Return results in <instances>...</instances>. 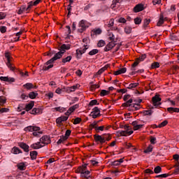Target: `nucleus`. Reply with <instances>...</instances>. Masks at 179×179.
Wrapping results in <instances>:
<instances>
[{
	"label": "nucleus",
	"mask_w": 179,
	"mask_h": 179,
	"mask_svg": "<svg viewBox=\"0 0 179 179\" xmlns=\"http://www.w3.org/2000/svg\"><path fill=\"white\" fill-rule=\"evenodd\" d=\"M71 50L70 44H62L60 47H59V52L56 53L60 58H62L63 55L68 51Z\"/></svg>",
	"instance_id": "obj_3"
},
{
	"label": "nucleus",
	"mask_w": 179,
	"mask_h": 179,
	"mask_svg": "<svg viewBox=\"0 0 179 179\" xmlns=\"http://www.w3.org/2000/svg\"><path fill=\"white\" fill-rule=\"evenodd\" d=\"M108 40L110 41H115V36L111 32H108Z\"/></svg>",
	"instance_id": "obj_29"
},
{
	"label": "nucleus",
	"mask_w": 179,
	"mask_h": 179,
	"mask_svg": "<svg viewBox=\"0 0 179 179\" xmlns=\"http://www.w3.org/2000/svg\"><path fill=\"white\" fill-rule=\"evenodd\" d=\"M145 174L149 175V174H154L155 172L152 171L151 169H147L144 171Z\"/></svg>",
	"instance_id": "obj_59"
},
{
	"label": "nucleus",
	"mask_w": 179,
	"mask_h": 179,
	"mask_svg": "<svg viewBox=\"0 0 179 179\" xmlns=\"http://www.w3.org/2000/svg\"><path fill=\"white\" fill-rule=\"evenodd\" d=\"M38 96V93L32 92L29 94L28 97H29V99H31L33 100L36 99V97H37Z\"/></svg>",
	"instance_id": "obj_27"
},
{
	"label": "nucleus",
	"mask_w": 179,
	"mask_h": 179,
	"mask_svg": "<svg viewBox=\"0 0 179 179\" xmlns=\"http://www.w3.org/2000/svg\"><path fill=\"white\" fill-rule=\"evenodd\" d=\"M3 104H6V97L0 96V106H3Z\"/></svg>",
	"instance_id": "obj_33"
},
{
	"label": "nucleus",
	"mask_w": 179,
	"mask_h": 179,
	"mask_svg": "<svg viewBox=\"0 0 179 179\" xmlns=\"http://www.w3.org/2000/svg\"><path fill=\"white\" fill-rule=\"evenodd\" d=\"M18 146H20V148H21V149H23V150L24 152H26L27 153H29V152L30 151V147L29 146V145L26 144L25 143H18Z\"/></svg>",
	"instance_id": "obj_11"
},
{
	"label": "nucleus",
	"mask_w": 179,
	"mask_h": 179,
	"mask_svg": "<svg viewBox=\"0 0 179 179\" xmlns=\"http://www.w3.org/2000/svg\"><path fill=\"white\" fill-rule=\"evenodd\" d=\"M41 143H43V145H48V143H51V140L48 137V136H43L40 138Z\"/></svg>",
	"instance_id": "obj_10"
},
{
	"label": "nucleus",
	"mask_w": 179,
	"mask_h": 179,
	"mask_svg": "<svg viewBox=\"0 0 179 179\" xmlns=\"http://www.w3.org/2000/svg\"><path fill=\"white\" fill-rule=\"evenodd\" d=\"M89 55H96V54H99V50L97 49H93L88 53Z\"/></svg>",
	"instance_id": "obj_47"
},
{
	"label": "nucleus",
	"mask_w": 179,
	"mask_h": 179,
	"mask_svg": "<svg viewBox=\"0 0 179 179\" xmlns=\"http://www.w3.org/2000/svg\"><path fill=\"white\" fill-rule=\"evenodd\" d=\"M107 68H108V65H106V66L102 67L101 69H99V70L98 71L97 74H98V75H101V73H103V72H104V71L107 69Z\"/></svg>",
	"instance_id": "obj_43"
},
{
	"label": "nucleus",
	"mask_w": 179,
	"mask_h": 179,
	"mask_svg": "<svg viewBox=\"0 0 179 179\" xmlns=\"http://www.w3.org/2000/svg\"><path fill=\"white\" fill-rule=\"evenodd\" d=\"M168 176H169V174L164 173V174L156 176L155 178H167Z\"/></svg>",
	"instance_id": "obj_53"
},
{
	"label": "nucleus",
	"mask_w": 179,
	"mask_h": 179,
	"mask_svg": "<svg viewBox=\"0 0 179 179\" xmlns=\"http://www.w3.org/2000/svg\"><path fill=\"white\" fill-rule=\"evenodd\" d=\"M86 169H85L82 166H79V173L80 174V177L83 176V174L85 172Z\"/></svg>",
	"instance_id": "obj_60"
},
{
	"label": "nucleus",
	"mask_w": 179,
	"mask_h": 179,
	"mask_svg": "<svg viewBox=\"0 0 179 179\" xmlns=\"http://www.w3.org/2000/svg\"><path fill=\"white\" fill-rule=\"evenodd\" d=\"M141 62L139 61V59L137 58L136 59V61L131 64V66H138V65H139V63Z\"/></svg>",
	"instance_id": "obj_63"
},
{
	"label": "nucleus",
	"mask_w": 179,
	"mask_h": 179,
	"mask_svg": "<svg viewBox=\"0 0 179 179\" xmlns=\"http://www.w3.org/2000/svg\"><path fill=\"white\" fill-rule=\"evenodd\" d=\"M150 23V20L145 19L143 22V27H148V25Z\"/></svg>",
	"instance_id": "obj_61"
},
{
	"label": "nucleus",
	"mask_w": 179,
	"mask_h": 179,
	"mask_svg": "<svg viewBox=\"0 0 179 179\" xmlns=\"http://www.w3.org/2000/svg\"><path fill=\"white\" fill-rule=\"evenodd\" d=\"M95 131L97 133L100 132V131H104V126H101V127L98 126L95 127Z\"/></svg>",
	"instance_id": "obj_55"
},
{
	"label": "nucleus",
	"mask_w": 179,
	"mask_h": 179,
	"mask_svg": "<svg viewBox=\"0 0 179 179\" xmlns=\"http://www.w3.org/2000/svg\"><path fill=\"white\" fill-rule=\"evenodd\" d=\"M17 167L19 170H21V171H23L24 170V168L26 167V166L24 165V162H21V163H19L17 165Z\"/></svg>",
	"instance_id": "obj_34"
},
{
	"label": "nucleus",
	"mask_w": 179,
	"mask_h": 179,
	"mask_svg": "<svg viewBox=\"0 0 179 179\" xmlns=\"http://www.w3.org/2000/svg\"><path fill=\"white\" fill-rule=\"evenodd\" d=\"M124 32L126 34H131L132 33V28L131 27H126L124 28Z\"/></svg>",
	"instance_id": "obj_44"
},
{
	"label": "nucleus",
	"mask_w": 179,
	"mask_h": 179,
	"mask_svg": "<svg viewBox=\"0 0 179 179\" xmlns=\"http://www.w3.org/2000/svg\"><path fill=\"white\" fill-rule=\"evenodd\" d=\"M102 137L103 138L105 143H106V141H108L111 139V136H110V134H102Z\"/></svg>",
	"instance_id": "obj_31"
},
{
	"label": "nucleus",
	"mask_w": 179,
	"mask_h": 179,
	"mask_svg": "<svg viewBox=\"0 0 179 179\" xmlns=\"http://www.w3.org/2000/svg\"><path fill=\"white\" fill-rule=\"evenodd\" d=\"M37 155H38V152H37V151L30 152V157L31 160H36L37 159Z\"/></svg>",
	"instance_id": "obj_23"
},
{
	"label": "nucleus",
	"mask_w": 179,
	"mask_h": 179,
	"mask_svg": "<svg viewBox=\"0 0 179 179\" xmlns=\"http://www.w3.org/2000/svg\"><path fill=\"white\" fill-rule=\"evenodd\" d=\"M162 98L159 95H155L152 97V104L154 107H159V106H162Z\"/></svg>",
	"instance_id": "obj_6"
},
{
	"label": "nucleus",
	"mask_w": 179,
	"mask_h": 179,
	"mask_svg": "<svg viewBox=\"0 0 179 179\" xmlns=\"http://www.w3.org/2000/svg\"><path fill=\"white\" fill-rule=\"evenodd\" d=\"M138 59V61L140 62H142L143 61H145V59H146V55L144 54V55H142L141 56H140L138 58H137Z\"/></svg>",
	"instance_id": "obj_56"
},
{
	"label": "nucleus",
	"mask_w": 179,
	"mask_h": 179,
	"mask_svg": "<svg viewBox=\"0 0 179 179\" xmlns=\"http://www.w3.org/2000/svg\"><path fill=\"white\" fill-rule=\"evenodd\" d=\"M160 67V63L155 62L151 64V69H156Z\"/></svg>",
	"instance_id": "obj_30"
},
{
	"label": "nucleus",
	"mask_w": 179,
	"mask_h": 179,
	"mask_svg": "<svg viewBox=\"0 0 179 179\" xmlns=\"http://www.w3.org/2000/svg\"><path fill=\"white\" fill-rule=\"evenodd\" d=\"M55 110L56 111H59V113H64V111H66V108L62 106L56 107L55 108Z\"/></svg>",
	"instance_id": "obj_38"
},
{
	"label": "nucleus",
	"mask_w": 179,
	"mask_h": 179,
	"mask_svg": "<svg viewBox=\"0 0 179 179\" xmlns=\"http://www.w3.org/2000/svg\"><path fill=\"white\" fill-rule=\"evenodd\" d=\"M57 59H61V57L56 53L52 58L49 59L46 63L45 65L42 67V71H48V69H51V68L54 67V62L57 61Z\"/></svg>",
	"instance_id": "obj_1"
},
{
	"label": "nucleus",
	"mask_w": 179,
	"mask_h": 179,
	"mask_svg": "<svg viewBox=\"0 0 179 179\" xmlns=\"http://www.w3.org/2000/svg\"><path fill=\"white\" fill-rule=\"evenodd\" d=\"M97 124H99V122L94 121L93 123L90 124V128H91V129H96V128L98 127Z\"/></svg>",
	"instance_id": "obj_39"
},
{
	"label": "nucleus",
	"mask_w": 179,
	"mask_h": 179,
	"mask_svg": "<svg viewBox=\"0 0 179 179\" xmlns=\"http://www.w3.org/2000/svg\"><path fill=\"white\" fill-rule=\"evenodd\" d=\"M94 138L95 142L100 143L101 145H103V143H106L104 141V138L103 137L102 135L94 134Z\"/></svg>",
	"instance_id": "obj_9"
},
{
	"label": "nucleus",
	"mask_w": 179,
	"mask_h": 179,
	"mask_svg": "<svg viewBox=\"0 0 179 179\" xmlns=\"http://www.w3.org/2000/svg\"><path fill=\"white\" fill-rule=\"evenodd\" d=\"M30 114L36 115L37 114H43V109L41 108H34L30 112Z\"/></svg>",
	"instance_id": "obj_12"
},
{
	"label": "nucleus",
	"mask_w": 179,
	"mask_h": 179,
	"mask_svg": "<svg viewBox=\"0 0 179 179\" xmlns=\"http://www.w3.org/2000/svg\"><path fill=\"white\" fill-rule=\"evenodd\" d=\"M117 41H111L110 42H109L106 46L104 48V51L106 52H108V51H110V50H113V48L117 45Z\"/></svg>",
	"instance_id": "obj_8"
},
{
	"label": "nucleus",
	"mask_w": 179,
	"mask_h": 179,
	"mask_svg": "<svg viewBox=\"0 0 179 179\" xmlns=\"http://www.w3.org/2000/svg\"><path fill=\"white\" fill-rule=\"evenodd\" d=\"M99 104H100L99 103H97V99H94L90 101L89 106H90L91 107L93 106H99Z\"/></svg>",
	"instance_id": "obj_41"
},
{
	"label": "nucleus",
	"mask_w": 179,
	"mask_h": 179,
	"mask_svg": "<svg viewBox=\"0 0 179 179\" xmlns=\"http://www.w3.org/2000/svg\"><path fill=\"white\" fill-rule=\"evenodd\" d=\"M81 178L90 179L92 176H90V171L86 169V171L83 173V176H80Z\"/></svg>",
	"instance_id": "obj_17"
},
{
	"label": "nucleus",
	"mask_w": 179,
	"mask_h": 179,
	"mask_svg": "<svg viewBox=\"0 0 179 179\" xmlns=\"http://www.w3.org/2000/svg\"><path fill=\"white\" fill-rule=\"evenodd\" d=\"M105 26H107V27H108V29L110 30H117V28L113 27V26H114V19H110L108 24H106Z\"/></svg>",
	"instance_id": "obj_15"
},
{
	"label": "nucleus",
	"mask_w": 179,
	"mask_h": 179,
	"mask_svg": "<svg viewBox=\"0 0 179 179\" xmlns=\"http://www.w3.org/2000/svg\"><path fill=\"white\" fill-rule=\"evenodd\" d=\"M79 84H77L76 85H73L71 87H69V91L70 92H75V90H76V89H78V87H79Z\"/></svg>",
	"instance_id": "obj_49"
},
{
	"label": "nucleus",
	"mask_w": 179,
	"mask_h": 179,
	"mask_svg": "<svg viewBox=\"0 0 179 179\" xmlns=\"http://www.w3.org/2000/svg\"><path fill=\"white\" fill-rule=\"evenodd\" d=\"M137 86H139V83H131L129 85L128 87H127V89H135V87H137Z\"/></svg>",
	"instance_id": "obj_26"
},
{
	"label": "nucleus",
	"mask_w": 179,
	"mask_h": 179,
	"mask_svg": "<svg viewBox=\"0 0 179 179\" xmlns=\"http://www.w3.org/2000/svg\"><path fill=\"white\" fill-rule=\"evenodd\" d=\"M33 107H34V101H31L29 103H28L25 106L26 111H30V110H31V108H33Z\"/></svg>",
	"instance_id": "obj_19"
},
{
	"label": "nucleus",
	"mask_w": 179,
	"mask_h": 179,
	"mask_svg": "<svg viewBox=\"0 0 179 179\" xmlns=\"http://www.w3.org/2000/svg\"><path fill=\"white\" fill-rule=\"evenodd\" d=\"M91 117H92V118H97V117H100L101 115L100 114V113H95L94 112H91L90 113Z\"/></svg>",
	"instance_id": "obj_52"
},
{
	"label": "nucleus",
	"mask_w": 179,
	"mask_h": 179,
	"mask_svg": "<svg viewBox=\"0 0 179 179\" xmlns=\"http://www.w3.org/2000/svg\"><path fill=\"white\" fill-rule=\"evenodd\" d=\"M78 26L79 29H78V31H79V33H83L85 30H86L87 27H89V23H87V21L82 20L79 22Z\"/></svg>",
	"instance_id": "obj_5"
},
{
	"label": "nucleus",
	"mask_w": 179,
	"mask_h": 179,
	"mask_svg": "<svg viewBox=\"0 0 179 179\" xmlns=\"http://www.w3.org/2000/svg\"><path fill=\"white\" fill-rule=\"evenodd\" d=\"M76 52L77 59H80L82 58V55H83V53L81 52L80 49H77L76 50Z\"/></svg>",
	"instance_id": "obj_28"
},
{
	"label": "nucleus",
	"mask_w": 179,
	"mask_h": 179,
	"mask_svg": "<svg viewBox=\"0 0 179 179\" xmlns=\"http://www.w3.org/2000/svg\"><path fill=\"white\" fill-rule=\"evenodd\" d=\"M134 101H135V100H134L133 99H129L128 101H127L125 103H122V106L123 107H130V108L132 107V106H134Z\"/></svg>",
	"instance_id": "obj_14"
},
{
	"label": "nucleus",
	"mask_w": 179,
	"mask_h": 179,
	"mask_svg": "<svg viewBox=\"0 0 179 179\" xmlns=\"http://www.w3.org/2000/svg\"><path fill=\"white\" fill-rule=\"evenodd\" d=\"M79 101V98L74 97L71 99V101L70 102V106H72V104H75V103Z\"/></svg>",
	"instance_id": "obj_57"
},
{
	"label": "nucleus",
	"mask_w": 179,
	"mask_h": 179,
	"mask_svg": "<svg viewBox=\"0 0 179 179\" xmlns=\"http://www.w3.org/2000/svg\"><path fill=\"white\" fill-rule=\"evenodd\" d=\"M24 87H25V89H27V90H30V89H33V87H34V85H33V84L30 83H28L24 85Z\"/></svg>",
	"instance_id": "obj_35"
},
{
	"label": "nucleus",
	"mask_w": 179,
	"mask_h": 179,
	"mask_svg": "<svg viewBox=\"0 0 179 179\" xmlns=\"http://www.w3.org/2000/svg\"><path fill=\"white\" fill-rule=\"evenodd\" d=\"M124 130H118L117 134H119L120 136H127V135H132V134H134V131H129L131 128L128 124L124 126Z\"/></svg>",
	"instance_id": "obj_4"
},
{
	"label": "nucleus",
	"mask_w": 179,
	"mask_h": 179,
	"mask_svg": "<svg viewBox=\"0 0 179 179\" xmlns=\"http://www.w3.org/2000/svg\"><path fill=\"white\" fill-rule=\"evenodd\" d=\"M154 173L155 174H159V173H162V167L160 166H156L154 169Z\"/></svg>",
	"instance_id": "obj_40"
},
{
	"label": "nucleus",
	"mask_w": 179,
	"mask_h": 179,
	"mask_svg": "<svg viewBox=\"0 0 179 179\" xmlns=\"http://www.w3.org/2000/svg\"><path fill=\"white\" fill-rule=\"evenodd\" d=\"M106 45V41H103V40H100L98 42L97 46L98 47H104Z\"/></svg>",
	"instance_id": "obj_54"
},
{
	"label": "nucleus",
	"mask_w": 179,
	"mask_h": 179,
	"mask_svg": "<svg viewBox=\"0 0 179 179\" xmlns=\"http://www.w3.org/2000/svg\"><path fill=\"white\" fill-rule=\"evenodd\" d=\"M101 29H100V28L97 29H94L91 32V36H98L99 34H101Z\"/></svg>",
	"instance_id": "obj_22"
},
{
	"label": "nucleus",
	"mask_w": 179,
	"mask_h": 179,
	"mask_svg": "<svg viewBox=\"0 0 179 179\" xmlns=\"http://www.w3.org/2000/svg\"><path fill=\"white\" fill-rule=\"evenodd\" d=\"M40 127H36V126H28L24 129V131L26 132H33L34 136H40L41 134H43V131H40Z\"/></svg>",
	"instance_id": "obj_2"
},
{
	"label": "nucleus",
	"mask_w": 179,
	"mask_h": 179,
	"mask_svg": "<svg viewBox=\"0 0 179 179\" xmlns=\"http://www.w3.org/2000/svg\"><path fill=\"white\" fill-rule=\"evenodd\" d=\"M169 124V122L167 120H164L161 124H159V128H163V127H166V125Z\"/></svg>",
	"instance_id": "obj_58"
},
{
	"label": "nucleus",
	"mask_w": 179,
	"mask_h": 179,
	"mask_svg": "<svg viewBox=\"0 0 179 179\" xmlns=\"http://www.w3.org/2000/svg\"><path fill=\"white\" fill-rule=\"evenodd\" d=\"M77 108H79V104H76L69 108L71 113H73Z\"/></svg>",
	"instance_id": "obj_42"
},
{
	"label": "nucleus",
	"mask_w": 179,
	"mask_h": 179,
	"mask_svg": "<svg viewBox=\"0 0 179 179\" xmlns=\"http://www.w3.org/2000/svg\"><path fill=\"white\" fill-rule=\"evenodd\" d=\"M71 59L72 56H67L66 58L62 59V62H63V64H66V62H71Z\"/></svg>",
	"instance_id": "obj_32"
},
{
	"label": "nucleus",
	"mask_w": 179,
	"mask_h": 179,
	"mask_svg": "<svg viewBox=\"0 0 179 179\" xmlns=\"http://www.w3.org/2000/svg\"><path fill=\"white\" fill-rule=\"evenodd\" d=\"M141 109V104L139 103H133V106L130 108V111H138Z\"/></svg>",
	"instance_id": "obj_18"
},
{
	"label": "nucleus",
	"mask_w": 179,
	"mask_h": 179,
	"mask_svg": "<svg viewBox=\"0 0 179 179\" xmlns=\"http://www.w3.org/2000/svg\"><path fill=\"white\" fill-rule=\"evenodd\" d=\"M153 150V146L152 145H150L145 150L144 153H150Z\"/></svg>",
	"instance_id": "obj_46"
},
{
	"label": "nucleus",
	"mask_w": 179,
	"mask_h": 179,
	"mask_svg": "<svg viewBox=\"0 0 179 179\" xmlns=\"http://www.w3.org/2000/svg\"><path fill=\"white\" fill-rule=\"evenodd\" d=\"M67 139H68V137L62 136L58 140V141L57 142V145H60V143H64V142H65V141H66Z\"/></svg>",
	"instance_id": "obj_25"
},
{
	"label": "nucleus",
	"mask_w": 179,
	"mask_h": 179,
	"mask_svg": "<svg viewBox=\"0 0 179 179\" xmlns=\"http://www.w3.org/2000/svg\"><path fill=\"white\" fill-rule=\"evenodd\" d=\"M6 26H1L0 27V31L1 33H6Z\"/></svg>",
	"instance_id": "obj_62"
},
{
	"label": "nucleus",
	"mask_w": 179,
	"mask_h": 179,
	"mask_svg": "<svg viewBox=\"0 0 179 179\" xmlns=\"http://www.w3.org/2000/svg\"><path fill=\"white\" fill-rule=\"evenodd\" d=\"M143 115H152L153 114V110L152 109L148 110H144L143 112Z\"/></svg>",
	"instance_id": "obj_45"
},
{
	"label": "nucleus",
	"mask_w": 179,
	"mask_h": 179,
	"mask_svg": "<svg viewBox=\"0 0 179 179\" xmlns=\"http://www.w3.org/2000/svg\"><path fill=\"white\" fill-rule=\"evenodd\" d=\"M124 0H113L112 4L110 5L111 9L115 8L117 3H121Z\"/></svg>",
	"instance_id": "obj_21"
},
{
	"label": "nucleus",
	"mask_w": 179,
	"mask_h": 179,
	"mask_svg": "<svg viewBox=\"0 0 179 179\" xmlns=\"http://www.w3.org/2000/svg\"><path fill=\"white\" fill-rule=\"evenodd\" d=\"M143 4H137L134 8V10L136 13H138V12H142L143 10Z\"/></svg>",
	"instance_id": "obj_16"
},
{
	"label": "nucleus",
	"mask_w": 179,
	"mask_h": 179,
	"mask_svg": "<svg viewBox=\"0 0 179 179\" xmlns=\"http://www.w3.org/2000/svg\"><path fill=\"white\" fill-rule=\"evenodd\" d=\"M5 57L7 59V62L6 63V65L8 66V68H9L10 71H15V66H13L12 63H10V56L9 55V53H5Z\"/></svg>",
	"instance_id": "obj_7"
},
{
	"label": "nucleus",
	"mask_w": 179,
	"mask_h": 179,
	"mask_svg": "<svg viewBox=\"0 0 179 179\" xmlns=\"http://www.w3.org/2000/svg\"><path fill=\"white\" fill-rule=\"evenodd\" d=\"M150 143L152 145L156 144V137L150 136Z\"/></svg>",
	"instance_id": "obj_64"
},
{
	"label": "nucleus",
	"mask_w": 179,
	"mask_h": 179,
	"mask_svg": "<svg viewBox=\"0 0 179 179\" xmlns=\"http://www.w3.org/2000/svg\"><path fill=\"white\" fill-rule=\"evenodd\" d=\"M23 12H26V6H22L17 11L18 15H22Z\"/></svg>",
	"instance_id": "obj_37"
},
{
	"label": "nucleus",
	"mask_w": 179,
	"mask_h": 179,
	"mask_svg": "<svg viewBox=\"0 0 179 179\" xmlns=\"http://www.w3.org/2000/svg\"><path fill=\"white\" fill-rule=\"evenodd\" d=\"M0 80H3V82H8V83H13L15 82V78L12 77H4V76H1L0 77Z\"/></svg>",
	"instance_id": "obj_13"
},
{
	"label": "nucleus",
	"mask_w": 179,
	"mask_h": 179,
	"mask_svg": "<svg viewBox=\"0 0 179 179\" xmlns=\"http://www.w3.org/2000/svg\"><path fill=\"white\" fill-rule=\"evenodd\" d=\"M108 94H110V91H107L106 90H102L100 93V96L101 97H104V96H107Z\"/></svg>",
	"instance_id": "obj_36"
},
{
	"label": "nucleus",
	"mask_w": 179,
	"mask_h": 179,
	"mask_svg": "<svg viewBox=\"0 0 179 179\" xmlns=\"http://www.w3.org/2000/svg\"><path fill=\"white\" fill-rule=\"evenodd\" d=\"M12 153H13L14 155H19V153H22V150H20L19 148L17 147H14L12 149Z\"/></svg>",
	"instance_id": "obj_24"
},
{
	"label": "nucleus",
	"mask_w": 179,
	"mask_h": 179,
	"mask_svg": "<svg viewBox=\"0 0 179 179\" xmlns=\"http://www.w3.org/2000/svg\"><path fill=\"white\" fill-rule=\"evenodd\" d=\"M135 24H141L142 23V19L139 17H137L134 19Z\"/></svg>",
	"instance_id": "obj_50"
},
{
	"label": "nucleus",
	"mask_w": 179,
	"mask_h": 179,
	"mask_svg": "<svg viewBox=\"0 0 179 179\" xmlns=\"http://www.w3.org/2000/svg\"><path fill=\"white\" fill-rule=\"evenodd\" d=\"M80 122H82V118L76 117V119H74V121H73V124L74 125H76L78 124H80Z\"/></svg>",
	"instance_id": "obj_48"
},
{
	"label": "nucleus",
	"mask_w": 179,
	"mask_h": 179,
	"mask_svg": "<svg viewBox=\"0 0 179 179\" xmlns=\"http://www.w3.org/2000/svg\"><path fill=\"white\" fill-rule=\"evenodd\" d=\"M166 18H164V16L161 14L160 17H159V20L157 24V26L160 27L162 26V24H163V23H164V20H166Z\"/></svg>",
	"instance_id": "obj_20"
},
{
	"label": "nucleus",
	"mask_w": 179,
	"mask_h": 179,
	"mask_svg": "<svg viewBox=\"0 0 179 179\" xmlns=\"http://www.w3.org/2000/svg\"><path fill=\"white\" fill-rule=\"evenodd\" d=\"M88 48H89V46L85 45L83 46V48H78V49L80 50L81 53L85 54V52H86V51H87V50Z\"/></svg>",
	"instance_id": "obj_51"
}]
</instances>
